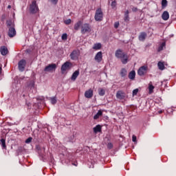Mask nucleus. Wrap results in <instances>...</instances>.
I'll use <instances>...</instances> for the list:
<instances>
[{
	"label": "nucleus",
	"instance_id": "nucleus-18",
	"mask_svg": "<svg viewBox=\"0 0 176 176\" xmlns=\"http://www.w3.org/2000/svg\"><path fill=\"white\" fill-rule=\"evenodd\" d=\"M79 69L76 70L72 75L71 79L74 81L76 80V78L79 76Z\"/></svg>",
	"mask_w": 176,
	"mask_h": 176
},
{
	"label": "nucleus",
	"instance_id": "nucleus-11",
	"mask_svg": "<svg viewBox=\"0 0 176 176\" xmlns=\"http://www.w3.org/2000/svg\"><path fill=\"white\" fill-rule=\"evenodd\" d=\"M79 57V52L76 50H74L71 54H70V58L72 60H78V58Z\"/></svg>",
	"mask_w": 176,
	"mask_h": 176
},
{
	"label": "nucleus",
	"instance_id": "nucleus-29",
	"mask_svg": "<svg viewBox=\"0 0 176 176\" xmlns=\"http://www.w3.org/2000/svg\"><path fill=\"white\" fill-rule=\"evenodd\" d=\"M168 3V2L167 1V0H162V9H164V8H167Z\"/></svg>",
	"mask_w": 176,
	"mask_h": 176
},
{
	"label": "nucleus",
	"instance_id": "nucleus-14",
	"mask_svg": "<svg viewBox=\"0 0 176 176\" xmlns=\"http://www.w3.org/2000/svg\"><path fill=\"white\" fill-rule=\"evenodd\" d=\"M146 36H147L146 32H140V34L138 36V39L141 42H144V41H145V39H146Z\"/></svg>",
	"mask_w": 176,
	"mask_h": 176
},
{
	"label": "nucleus",
	"instance_id": "nucleus-26",
	"mask_svg": "<svg viewBox=\"0 0 176 176\" xmlns=\"http://www.w3.org/2000/svg\"><path fill=\"white\" fill-rule=\"evenodd\" d=\"M154 89H155V87L152 85V82H151L148 85V90H149L150 94H152V93H153Z\"/></svg>",
	"mask_w": 176,
	"mask_h": 176
},
{
	"label": "nucleus",
	"instance_id": "nucleus-17",
	"mask_svg": "<svg viewBox=\"0 0 176 176\" xmlns=\"http://www.w3.org/2000/svg\"><path fill=\"white\" fill-rule=\"evenodd\" d=\"M83 24V21H78L77 23L74 24V30L75 31H79V29L80 27H82Z\"/></svg>",
	"mask_w": 176,
	"mask_h": 176
},
{
	"label": "nucleus",
	"instance_id": "nucleus-7",
	"mask_svg": "<svg viewBox=\"0 0 176 176\" xmlns=\"http://www.w3.org/2000/svg\"><path fill=\"white\" fill-rule=\"evenodd\" d=\"M56 68L57 65L56 63L50 64L45 67L44 72H52V71H56Z\"/></svg>",
	"mask_w": 176,
	"mask_h": 176
},
{
	"label": "nucleus",
	"instance_id": "nucleus-21",
	"mask_svg": "<svg viewBox=\"0 0 176 176\" xmlns=\"http://www.w3.org/2000/svg\"><path fill=\"white\" fill-rule=\"evenodd\" d=\"M157 67L160 69V71H164V69H166V67L164 66V62L159 61L157 63Z\"/></svg>",
	"mask_w": 176,
	"mask_h": 176
},
{
	"label": "nucleus",
	"instance_id": "nucleus-4",
	"mask_svg": "<svg viewBox=\"0 0 176 176\" xmlns=\"http://www.w3.org/2000/svg\"><path fill=\"white\" fill-rule=\"evenodd\" d=\"M87 32H91V26L89 23H84L81 25V34L85 35Z\"/></svg>",
	"mask_w": 176,
	"mask_h": 176
},
{
	"label": "nucleus",
	"instance_id": "nucleus-16",
	"mask_svg": "<svg viewBox=\"0 0 176 176\" xmlns=\"http://www.w3.org/2000/svg\"><path fill=\"white\" fill-rule=\"evenodd\" d=\"M162 19L164 20V21H167V20L170 19V14H168L167 11H164L162 14Z\"/></svg>",
	"mask_w": 176,
	"mask_h": 176
},
{
	"label": "nucleus",
	"instance_id": "nucleus-31",
	"mask_svg": "<svg viewBox=\"0 0 176 176\" xmlns=\"http://www.w3.org/2000/svg\"><path fill=\"white\" fill-rule=\"evenodd\" d=\"M164 47H166V43L165 42L160 44V45L158 47L157 52H162V50H163V49H164Z\"/></svg>",
	"mask_w": 176,
	"mask_h": 176
},
{
	"label": "nucleus",
	"instance_id": "nucleus-15",
	"mask_svg": "<svg viewBox=\"0 0 176 176\" xmlns=\"http://www.w3.org/2000/svg\"><path fill=\"white\" fill-rule=\"evenodd\" d=\"M0 53L1 56H6L8 53H9V51L8 50V47L3 46L0 47Z\"/></svg>",
	"mask_w": 176,
	"mask_h": 176
},
{
	"label": "nucleus",
	"instance_id": "nucleus-19",
	"mask_svg": "<svg viewBox=\"0 0 176 176\" xmlns=\"http://www.w3.org/2000/svg\"><path fill=\"white\" fill-rule=\"evenodd\" d=\"M128 78L131 79V80H134V79H135V71L132 70L130 72L128 75Z\"/></svg>",
	"mask_w": 176,
	"mask_h": 176
},
{
	"label": "nucleus",
	"instance_id": "nucleus-23",
	"mask_svg": "<svg viewBox=\"0 0 176 176\" xmlns=\"http://www.w3.org/2000/svg\"><path fill=\"white\" fill-rule=\"evenodd\" d=\"M120 74L122 78H124L125 76H127V70L125 68L121 69Z\"/></svg>",
	"mask_w": 176,
	"mask_h": 176
},
{
	"label": "nucleus",
	"instance_id": "nucleus-5",
	"mask_svg": "<svg viewBox=\"0 0 176 176\" xmlns=\"http://www.w3.org/2000/svg\"><path fill=\"white\" fill-rule=\"evenodd\" d=\"M27 65V60L25 59H22L18 63V68L21 72H24L25 69V66Z\"/></svg>",
	"mask_w": 176,
	"mask_h": 176
},
{
	"label": "nucleus",
	"instance_id": "nucleus-42",
	"mask_svg": "<svg viewBox=\"0 0 176 176\" xmlns=\"http://www.w3.org/2000/svg\"><path fill=\"white\" fill-rule=\"evenodd\" d=\"M137 10H138V8H137L136 7H133L132 8V11L137 12Z\"/></svg>",
	"mask_w": 176,
	"mask_h": 176
},
{
	"label": "nucleus",
	"instance_id": "nucleus-37",
	"mask_svg": "<svg viewBox=\"0 0 176 176\" xmlns=\"http://www.w3.org/2000/svg\"><path fill=\"white\" fill-rule=\"evenodd\" d=\"M138 94V89H135L133 91V96H137Z\"/></svg>",
	"mask_w": 176,
	"mask_h": 176
},
{
	"label": "nucleus",
	"instance_id": "nucleus-13",
	"mask_svg": "<svg viewBox=\"0 0 176 176\" xmlns=\"http://www.w3.org/2000/svg\"><path fill=\"white\" fill-rule=\"evenodd\" d=\"M94 91L91 89H89V90H87L85 92V98H91L93 97Z\"/></svg>",
	"mask_w": 176,
	"mask_h": 176
},
{
	"label": "nucleus",
	"instance_id": "nucleus-28",
	"mask_svg": "<svg viewBox=\"0 0 176 176\" xmlns=\"http://www.w3.org/2000/svg\"><path fill=\"white\" fill-rule=\"evenodd\" d=\"M50 100L52 105H55V104H57V98H56V96L50 98Z\"/></svg>",
	"mask_w": 176,
	"mask_h": 176
},
{
	"label": "nucleus",
	"instance_id": "nucleus-34",
	"mask_svg": "<svg viewBox=\"0 0 176 176\" xmlns=\"http://www.w3.org/2000/svg\"><path fill=\"white\" fill-rule=\"evenodd\" d=\"M72 20L71 19H67V20H65V21H64V23H65V24H66L67 25H69V24L72 23Z\"/></svg>",
	"mask_w": 176,
	"mask_h": 176
},
{
	"label": "nucleus",
	"instance_id": "nucleus-10",
	"mask_svg": "<svg viewBox=\"0 0 176 176\" xmlns=\"http://www.w3.org/2000/svg\"><path fill=\"white\" fill-rule=\"evenodd\" d=\"M116 98L118 100H124L126 98V94L123 91H118L116 93Z\"/></svg>",
	"mask_w": 176,
	"mask_h": 176
},
{
	"label": "nucleus",
	"instance_id": "nucleus-33",
	"mask_svg": "<svg viewBox=\"0 0 176 176\" xmlns=\"http://www.w3.org/2000/svg\"><path fill=\"white\" fill-rule=\"evenodd\" d=\"M116 5H118V3H116V0H114L113 1H112L111 2L112 9H115V8H116Z\"/></svg>",
	"mask_w": 176,
	"mask_h": 176
},
{
	"label": "nucleus",
	"instance_id": "nucleus-27",
	"mask_svg": "<svg viewBox=\"0 0 176 176\" xmlns=\"http://www.w3.org/2000/svg\"><path fill=\"white\" fill-rule=\"evenodd\" d=\"M98 94L101 97L105 96V90L104 89H102V88H99L98 89Z\"/></svg>",
	"mask_w": 176,
	"mask_h": 176
},
{
	"label": "nucleus",
	"instance_id": "nucleus-41",
	"mask_svg": "<svg viewBox=\"0 0 176 176\" xmlns=\"http://www.w3.org/2000/svg\"><path fill=\"white\" fill-rule=\"evenodd\" d=\"M114 28H119V22H116L114 23Z\"/></svg>",
	"mask_w": 176,
	"mask_h": 176
},
{
	"label": "nucleus",
	"instance_id": "nucleus-38",
	"mask_svg": "<svg viewBox=\"0 0 176 176\" xmlns=\"http://www.w3.org/2000/svg\"><path fill=\"white\" fill-rule=\"evenodd\" d=\"M107 148H109V149H112V148H113V144H112V143H108Z\"/></svg>",
	"mask_w": 176,
	"mask_h": 176
},
{
	"label": "nucleus",
	"instance_id": "nucleus-8",
	"mask_svg": "<svg viewBox=\"0 0 176 176\" xmlns=\"http://www.w3.org/2000/svg\"><path fill=\"white\" fill-rule=\"evenodd\" d=\"M146 72H148V66H142L138 70V75L139 76H144Z\"/></svg>",
	"mask_w": 176,
	"mask_h": 176
},
{
	"label": "nucleus",
	"instance_id": "nucleus-30",
	"mask_svg": "<svg viewBox=\"0 0 176 176\" xmlns=\"http://www.w3.org/2000/svg\"><path fill=\"white\" fill-rule=\"evenodd\" d=\"M93 49L94 50H100L101 49V43H96L94 44Z\"/></svg>",
	"mask_w": 176,
	"mask_h": 176
},
{
	"label": "nucleus",
	"instance_id": "nucleus-9",
	"mask_svg": "<svg viewBox=\"0 0 176 176\" xmlns=\"http://www.w3.org/2000/svg\"><path fill=\"white\" fill-rule=\"evenodd\" d=\"M16 29L14 28H8V35L10 38H14V36L16 35Z\"/></svg>",
	"mask_w": 176,
	"mask_h": 176
},
{
	"label": "nucleus",
	"instance_id": "nucleus-36",
	"mask_svg": "<svg viewBox=\"0 0 176 176\" xmlns=\"http://www.w3.org/2000/svg\"><path fill=\"white\" fill-rule=\"evenodd\" d=\"M32 141V138L30 137L25 140V144H30Z\"/></svg>",
	"mask_w": 176,
	"mask_h": 176
},
{
	"label": "nucleus",
	"instance_id": "nucleus-22",
	"mask_svg": "<svg viewBox=\"0 0 176 176\" xmlns=\"http://www.w3.org/2000/svg\"><path fill=\"white\" fill-rule=\"evenodd\" d=\"M129 10H127L125 12H124V21H125V23H129L130 21V17L129 16Z\"/></svg>",
	"mask_w": 176,
	"mask_h": 176
},
{
	"label": "nucleus",
	"instance_id": "nucleus-2",
	"mask_svg": "<svg viewBox=\"0 0 176 176\" xmlns=\"http://www.w3.org/2000/svg\"><path fill=\"white\" fill-rule=\"evenodd\" d=\"M29 12L31 14H36L38 12H39V7H38V4L36 3V0H34L32 1V3L29 7Z\"/></svg>",
	"mask_w": 176,
	"mask_h": 176
},
{
	"label": "nucleus",
	"instance_id": "nucleus-25",
	"mask_svg": "<svg viewBox=\"0 0 176 176\" xmlns=\"http://www.w3.org/2000/svg\"><path fill=\"white\" fill-rule=\"evenodd\" d=\"M8 28H14V23L12 21V20H9L6 21Z\"/></svg>",
	"mask_w": 176,
	"mask_h": 176
},
{
	"label": "nucleus",
	"instance_id": "nucleus-6",
	"mask_svg": "<svg viewBox=\"0 0 176 176\" xmlns=\"http://www.w3.org/2000/svg\"><path fill=\"white\" fill-rule=\"evenodd\" d=\"M72 67V63H71V62H68V61L65 62L61 66L62 74H64V72H65V71H67V69H71Z\"/></svg>",
	"mask_w": 176,
	"mask_h": 176
},
{
	"label": "nucleus",
	"instance_id": "nucleus-43",
	"mask_svg": "<svg viewBox=\"0 0 176 176\" xmlns=\"http://www.w3.org/2000/svg\"><path fill=\"white\" fill-rule=\"evenodd\" d=\"M8 9H12V6L8 5Z\"/></svg>",
	"mask_w": 176,
	"mask_h": 176
},
{
	"label": "nucleus",
	"instance_id": "nucleus-45",
	"mask_svg": "<svg viewBox=\"0 0 176 176\" xmlns=\"http://www.w3.org/2000/svg\"><path fill=\"white\" fill-rule=\"evenodd\" d=\"M159 113H163V111H160Z\"/></svg>",
	"mask_w": 176,
	"mask_h": 176
},
{
	"label": "nucleus",
	"instance_id": "nucleus-20",
	"mask_svg": "<svg viewBox=\"0 0 176 176\" xmlns=\"http://www.w3.org/2000/svg\"><path fill=\"white\" fill-rule=\"evenodd\" d=\"M101 131H102L101 125L98 124L95 127H94V133H95V134H97V133H101Z\"/></svg>",
	"mask_w": 176,
	"mask_h": 176
},
{
	"label": "nucleus",
	"instance_id": "nucleus-32",
	"mask_svg": "<svg viewBox=\"0 0 176 176\" xmlns=\"http://www.w3.org/2000/svg\"><path fill=\"white\" fill-rule=\"evenodd\" d=\"M0 142H1V146H2L3 149H6V142L5 139H3V138L1 139Z\"/></svg>",
	"mask_w": 176,
	"mask_h": 176
},
{
	"label": "nucleus",
	"instance_id": "nucleus-39",
	"mask_svg": "<svg viewBox=\"0 0 176 176\" xmlns=\"http://www.w3.org/2000/svg\"><path fill=\"white\" fill-rule=\"evenodd\" d=\"M52 3L54 5H57V3L58 2V0H50Z\"/></svg>",
	"mask_w": 176,
	"mask_h": 176
},
{
	"label": "nucleus",
	"instance_id": "nucleus-12",
	"mask_svg": "<svg viewBox=\"0 0 176 176\" xmlns=\"http://www.w3.org/2000/svg\"><path fill=\"white\" fill-rule=\"evenodd\" d=\"M95 61H97V63H100V61H102V52H98L96 56H95Z\"/></svg>",
	"mask_w": 176,
	"mask_h": 176
},
{
	"label": "nucleus",
	"instance_id": "nucleus-24",
	"mask_svg": "<svg viewBox=\"0 0 176 176\" xmlns=\"http://www.w3.org/2000/svg\"><path fill=\"white\" fill-rule=\"evenodd\" d=\"M100 116H102V111L101 110H99L98 113L94 116V120H97V119H99Z\"/></svg>",
	"mask_w": 176,
	"mask_h": 176
},
{
	"label": "nucleus",
	"instance_id": "nucleus-40",
	"mask_svg": "<svg viewBox=\"0 0 176 176\" xmlns=\"http://www.w3.org/2000/svg\"><path fill=\"white\" fill-rule=\"evenodd\" d=\"M132 141L133 142H135L137 141V137L134 135L132 136Z\"/></svg>",
	"mask_w": 176,
	"mask_h": 176
},
{
	"label": "nucleus",
	"instance_id": "nucleus-44",
	"mask_svg": "<svg viewBox=\"0 0 176 176\" xmlns=\"http://www.w3.org/2000/svg\"><path fill=\"white\" fill-rule=\"evenodd\" d=\"M1 74H2V67H0V75H1Z\"/></svg>",
	"mask_w": 176,
	"mask_h": 176
},
{
	"label": "nucleus",
	"instance_id": "nucleus-3",
	"mask_svg": "<svg viewBox=\"0 0 176 176\" xmlns=\"http://www.w3.org/2000/svg\"><path fill=\"white\" fill-rule=\"evenodd\" d=\"M104 17V13H102V10L101 8H98L95 13L94 19L96 21H102Z\"/></svg>",
	"mask_w": 176,
	"mask_h": 176
},
{
	"label": "nucleus",
	"instance_id": "nucleus-1",
	"mask_svg": "<svg viewBox=\"0 0 176 176\" xmlns=\"http://www.w3.org/2000/svg\"><path fill=\"white\" fill-rule=\"evenodd\" d=\"M115 56L117 58H120L122 64H127L129 62V56L120 49L116 51Z\"/></svg>",
	"mask_w": 176,
	"mask_h": 176
},
{
	"label": "nucleus",
	"instance_id": "nucleus-35",
	"mask_svg": "<svg viewBox=\"0 0 176 176\" xmlns=\"http://www.w3.org/2000/svg\"><path fill=\"white\" fill-rule=\"evenodd\" d=\"M62 40L63 41H67V34L66 33H65V34H63V35H62Z\"/></svg>",
	"mask_w": 176,
	"mask_h": 176
}]
</instances>
